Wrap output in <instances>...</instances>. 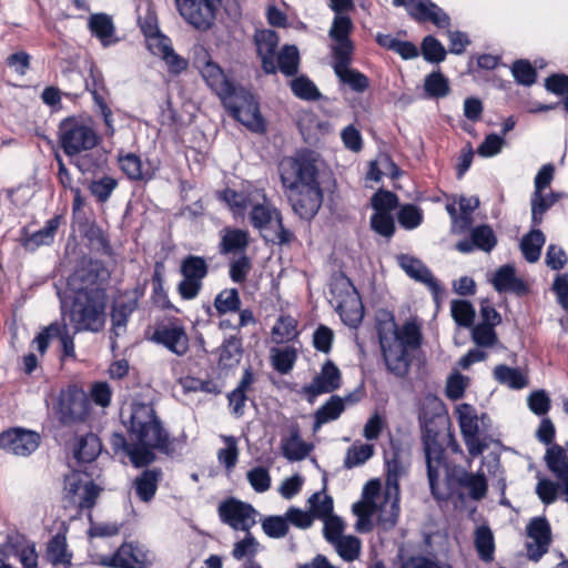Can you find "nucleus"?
<instances>
[{
    "label": "nucleus",
    "mask_w": 568,
    "mask_h": 568,
    "mask_svg": "<svg viewBox=\"0 0 568 568\" xmlns=\"http://www.w3.org/2000/svg\"><path fill=\"white\" fill-rule=\"evenodd\" d=\"M318 154L304 149L278 164L282 184L290 191L293 211L303 220L313 219L323 202V192L317 181Z\"/></svg>",
    "instance_id": "nucleus-1"
},
{
    "label": "nucleus",
    "mask_w": 568,
    "mask_h": 568,
    "mask_svg": "<svg viewBox=\"0 0 568 568\" xmlns=\"http://www.w3.org/2000/svg\"><path fill=\"white\" fill-rule=\"evenodd\" d=\"M128 433L139 448L149 452L158 450L166 456H175L185 446V435L171 437L164 428L152 404L132 403L130 407Z\"/></svg>",
    "instance_id": "nucleus-2"
},
{
    "label": "nucleus",
    "mask_w": 568,
    "mask_h": 568,
    "mask_svg": "<svg viewBox=\"0 0 568 568\" xmlns=\"http://www.w3.org/2000/svg\"><path fill=\"white\" fill-rule=\"evenodd\" d=\"M432 495L438 500H448L457 495L463 498L467 490L474 500L483 499L487 494V480L484 474L468 473L464 467L449 465L445 459L435 473H427Z\"/></svg>",
    "instance_id": "nucleus-3"
},
{
    "label": "nucleus",
    "mask_w": 568,
    "mask_h": 568,
    "mask_svg": "<svg viewBox=\"0 0 568 568\" xmlns=\"http://www.w3.org/2000/svg\"><path fill=\"white\" fill-rule=\"evenodd\" d=\"M106 294L102 287L77 290L70 310L75 332H99L104 325Z\"/></svg>",
    "instance_id": "nucleus-4"
},
{
    "label": "nucleus",
    "mask_w": 568,
    "mask_h": 568,
    "mask_svg": "<svg viewBox=\"0 0 568 568\" xmlns=\"http://www.w3.org/2000/svg\"><path fill=\"white\" fill-rule=\"evenodd\" d=\"M59 142L64 154L71 159L91 151L99 142L97 131L88 123L75 118H67L59 124Z\"/></svg>",
    "instance_id": "nucleus-5"
},
{
    "label": "nucleus",
    "mask_w": 568,
    "mask_h": 568,
    "mask_svg": "<svg viewBox=\"0 0 568 568\" xmlns=\"http://www.w3.org/2000/svg\"><path fill=\"white\" fill-rule=\"evenodd\" d=\"M250 222L253 227L261 231L262 236L267 240L263 232L275 229L276 239L280 243H287L291 240V232L284 229L281 213L266 197L263 190H253V197L248 200Z\"/></svg>",
    "instance_id": "nucleus-6"
},
{
    "label": "nucleus",
    "mask_w": 568,
    "mask_h": 568,
    "mask_svg": "<svg viewBox=\"0 0 568 568\" xmlns=\"http://www.w3.org/2000/svg\"><path fill=\"white\" fill-rule=\"evenodd\" d=\"M230 113L254 132L264 130V121L254 95L244 88L236 87L223 101Z\"/></svg>",
    "instance_id": "nucleus-7"
},
{
    "label": "nucleus",
    "mask_w": 568,
    "mask_h": 568,
    "mask_svg": "<svg viewBox=\"0 0 568 568\" xmlns=\"http://www.w3.org/2000/svg\"><path fill=\"white\" fill-rule=\"evenodd\" d=\"M54 412L64 426L83 423L90 414V399L83 389L69 386L59 394Z\"/></svg>",
    "instance_id": "nucleus-8"
},
{
    "label": "nucleus",
    "mask_w": 568,
    "mask_h": 568,
    "mask_svg": "<svg viewBox=\"0 0 568 568\" xmlns=\"http://www.w3.org/2000/svg\"><path fill=\"white\" fill-rule=\"evenodd\" d=\"M209 263L203 256L186 255L180 265L182 281L178 284V293L181 298L191 301L197 297L203 280L209 274Z\"/></svg>",
    "instance_id": "nucleus-9"
},
{
    "label": "nucleus",
    "mask_w": 568,
    "mask_h": 568,
    "mask_svg": "<svg viewBox=\"0 0 568 568\" xmlns=\"http://www.w3.org/2000/svg\"><path fill=\"white\" fill-rule=\"evenodd\" d=\"M154 554L142 545L124 542L112 556L101 558V565L111 568H151Z\"/></svg>",
    "instance_id": "nucleus-10"
},
{
    "label": "nucleus",
    "mask_w": 568,
    "mask_h": 568,
    "mask_svg": "<svg viewBox=\"0 0 568 568\" xmlns=\"http://www.w3.org/2000/svg\"><path fill=\"white\" fill-rule=\"evenodd\" d=\"M64 489L70 501L81 509H91L101 493V488L82 470H73L65 476Z\"/></svg>",
    "instance_id": "nucleus-11"
},
{
    "label": "nucleus",
    "mask_w": 568,
    "mask_h": 568,
    "mask_svg": "<svg viewBox=\"0 0 568 568\" xmlns=\"http://www.w3.org/2000/svg\"><path fill=\"white\" fill-rule=\"evenodd\" d=\"M221 0H175L182 18L195 29L206 31L214 24Z\"/></svg>",
    "instance_id": "nucleus-12"
},
{
    "label": "nucleus",
    "mask_w": 568,
    "mask_h": 568,
    "mask_svg": "<svg viewBox=\"0 0 568 568\" xmlns=\"http://www.w3.org/2000/svg\"><path fill=\"white\" fill-rule=\"evenodd\" d=\"M219 517L222 523L234 530L248 532L256 524V509L244 501L230 497L217 507Z\"/></svg>",
    "instance_id": "nucleus-13"
},
{
    "label": "nucleus",
    "mask_w": 568,
    "mask_h": 568,
    "mask_svg": "<svg viewBox=\"0 0 568 568\" xmlns=\"http://www.w3.org/2000/svg\"><path fill=\"white\" fill-rule=\"evenodd\" d=\"M456 414L468 453L474 457L483 454L488 445L480 439L479 420L475 408L469 404H462L457 407Z\"/></svg>",
    "instance_id": "nucleus-14"
},
{
    "label": "nucleus",
    "mask_w": 568,
    "mask_h": 568,
    "mask_svg": "<svg viewBox=\"0 0 568 568\" xmlns=\"http://www.w3.org/2000/svg\"><path fill=\"white\" fill-rule=\"evenodd\" d=\"M151 341L176 356H184L190 348L186 331L178 321L159 324L153 331Z\"/></svg>",
    "instance_id": "nucleus-15"
},
{
    "label": "nucleus",
    "mask_w": 568,
    "mask_h": 568,
    "mask_svg": "<svg viewBox=\"0 0 568 568\" xmlns=\"http://www.w3.org/2000/svg\"><path fill=\"white\" fill-rule=\"evenodd\" d=\"M39 444L40 435L32 430L12 428L0 434V448L17 456L31 455Z\"/></svg>",
    "instance_id": "nucleus-16"
},
{
    "label": "nucleus",
    "mask_w": 568,
    "mask_h": 568,
    "mask_svg": "<svg viewBox=\"0 0 568 568\" xmlns=\"http://www.w3.org/2000/svg\"><path fill=\"white\" fill-rule=\"evenodd\" d=\"M528 541L526 544L527 557L538 561L549 548L551 542V530L548 520L544 517H536L527 526Z\"/></svg>",
    "instance_id": "nucleus-17"
},
{
    "label": "nucleus",
    "mask_w": 568,
    "mask_h": 568,
    "mask_svg": "<svg viewBox=\"0 0 568 568\" xmlns=\"http://www.w3.org/2000/svg\"><path fill=\"white\" fill-rule=\"evenodd\" d=\"M423 445L427 465V473H435V467L446 459V453L443 445L438 442V430L435 427L434 419L422 420Z\"/></svg>",
    "instance_id": "nucleus-18"
},
{
    "label": "nucleus",
    "mask_w": 568,
    "mask_h": 568,
    "mask_svg": "<svg viewBox=\"0 0 568 568\" xmlns=\"http://www.w3.org/2000/svg\"><path fill=\"white\" fill-rule=\"evenodd\" d=\"M110 445L114 453L123 452L136 468L148 466L156 459L155 453L144 448L140 449L134 440H131L130 437L128 440L121 433H113L111 435Z\"/></svg>",
    "instance_id": "nucleus-19"
},
{
    "label": "nucleus",
    "mask_w": 568,
    "mask_h": 568,
    "mask_svg": "<svg viewBox=\"0 0 568 568\" xmlns=\"http://www.w3.org/2000/svg\"><path fill=\"white\" fill-rule=\"evenodd\" d=\"M141 295L142 292L136 288L133 293H124L121 300L114 302L111 312V332L114 337H119L125 332L129 317L138 307Z\"/></svg>",
    "instance_id": "nucleus-20"
},
{
    "label": "nucleus",
    "mask_w": 568,
    "mask_h": 568,
    "mask_svg": "<svg viewBox=\"0 0 568 568\" xmlns=\"http://www.w3.org/2000/svg\"><path fill=\"white\" fill-rule=\"evenodd\" d=\"M408 13L417 21H430L438 28H449V16L430 0H408Z\"/></svg>",
    "instance_id": "nucleus-21"
},
{
    "label": "nucleus",
    "mask_w": 568,
    "mask_h": 568,
    "mask_svg": "<svg viewBox=\"0 0 568 568\" xmlns=\"http://www.w3.org/2000/svg\"><path fill=\"white\" fill-rule=\"evenodd\" d=\"M353 22L348 16L336 14L329 29V37L336 42L332 48L333 58L352 55L354 47L349 39L353 30Z\"/></svg>",
    "instance_id": "nucleus-22"
},
{
    "label": "nucleus",
    "mask_w": 568,
    "mask_h": 568,
    "mask_svg": "<svg viewBox=\"0 0 568 568\" xmlns=\"http://www.w3.org/2000/svg\"><path fill=\"white\" fill-rule=\"evenodd\" d=\"M387 466V477H386V499L390 498L392 495L395 496V499L390 503V513L389 516H384V510H382L381 521H383L386 528H392L396 525L397 517L399 514L398 506V477L402 474V466L396 458L386 462Z\"/></svg>",
    "instance_id": "nucleus-23"
},
{
    "label": "nucleus",
    "mask_w": 568,
    "mask_h": 568,
    "mask_svg": "<svg viewBox=\"0 0 568 568\" xmlns=\"http://www.w3.org/2000/svg\"><path fill=\"white\" fill-rule=\"evenodd\" d=\"M199 68L206 84L222 101L234 92L236 85L227 79L221 67L211 59H206Z\"/></svg>",
    "instance_id": "nucleus-24"
},
{
    "label": "nucleus",
    "mask_w": 568,
    "mask_h": 568,
    "mask_svg": "<svg viewBox=\"0 0 568 568\" xmlns=\"http://www.w3.org/2000/svg\"><path fill=\"white\" fill-rule=\"evenodd\" d=\"M351 57L352 55H343L333 58V69L341 82L347 84L353 91L361 93L368 89L369 80L364 73L349 68L352 61Z\"/></svg>",
    "instance_id": "nucleus-25"
},
{
    "label": "nucleus",
    "mask_w": 568,
    "mask_h": 568,
    "mask_svg": "<svg viewBox=\"0 0 568 568\" xmlns=\"http://www.w3.org/2000/svg\"><path fill=\"white\" fill-rule=\"evenodd\" d=\"M341 371L331 361L327 359L322 366L321 373L317 374L312 383L305 388L311 395H320L324 393H332L341 386Z\"/></svg>",
    "instance_id": "nucleus-26"
},
{
    "label": "nucleus",
    "mask_w": 568,
    "mask_h": 568,
    "mask_svg": "<svg viewBox=\"0 0 568 568\" xmlns=\"http://www.w3.org/2000/svg\"><path fill=\"white\" fill-rule=\"evenodd\" d=\"M398 263L409 277L427 285L434 296L437 297L440 292V286L430 270L420 260L407 254H402L398 256Z\"/></svg>",
    "instance_id": "nucleus-27"
},
{
    "label": "nucleus",
    "mask_w": 568,
    "mask_h": 568,
    "mask_svg": "<svg viewBox=\"0 0 568 568\" xmlns=\"http://www.w3.org/2000/svg\"><path fill=\"white\" fill-rule=\"evenodd\" d=\"M257 53L262 60L263 70L266 73H276L275 52L278 45V37L273 30L257 31L255 37Z\"/></svg>",
    "instance_id": "nucleus-28"
},
{
    "label": "nucleus",
    "mask_w": 568,
    "mask_h": 568,
    "mask_svg": "<svg viewBox=\"0 0 568 568\" xmlns=\"http://www.w3.org/2000/svg\"><path fill=\"white\" fill-rule=\"evenodd\" d=\"M384 362L389 373L397 377H405L410 367V358L407 349L398 341L381 348Z\"/></svg>",
    "instance_id": "nucleus-29"
},
{
    "label": "nucleus",
    "mask_w": 568,
    "mask_h": 568,
    "mask_svg": "<svg viewBox=\"0 0 568 568\" xmlns=\"http://www.w3.org/2000/svg\"><path fill=\"white\" fill-rule=\"evenodd\" d=\"M105 270L99 262H83L73 273L70 285L74 293L77 290L100 287L98 281L104 275Z\"/></svg>",
    "instance_id": "nucleus-30"
},
{
    "label": "nucleus",
    "mask_w": 568,
    "mask_h": 568,
    "mask_svg": "<svg viewBox=\"0 0 568 568\" xmlns=\"http://www.w3.org/2000/svg\"><path fill=\"white\" fill-rule=\"evenodd\" d=\"M345 402L354 403L353 395H347L345 398L334 395L322 405L315 413L314 432L322 425L337 419L345 409Z\"/></svg>",
    "instance_id": "nucleus-31"
},
{
    "label": "nucleus",
    "mask_w": 568,
    "mask_h": 568,
    "mask_svg": "<svg viewBox=\"0 0 568 568\" xmlns=\"http://www.w3.org/2000/svg\"><path fill=\"white\" fill-rule=\"evenodd\" d=\"M313 446L301 438L298 426L290 428V436L282 439L283 456L290 462L302 460L308 456Z\"/></svg>",
    "instance_id": "nucleus-32"
},
{
    "label": "nucleus",
    "mask_w": 568,
    "mask_h": 568,
    "mask_svg": "<svg viewBox=\"0 0 568 568\" xmlns=\"http://www.w3.org/2000/svg\"><path fill=\"white\" fill-rule=\"evenodd\" d=\"M161 478L162 470L160 468L143 470L133 483L138 497L144 503L152 500Z\"/></svg>",
    "instance_id": "nucleus-33"
},
{
    "label": "nucleus",
    "mask_w": 568,
    "mask_h": 568,
    "mask_svg": "<svg viewBox=\"0 0 568 568\" xmlns=\"http://www.w3.org/2000/svg\"><path fill=\"white\" fill-rule=\"evenodd\" d=\"M250 243V235L247 231L241 229L225 227L223 230L220 251L221 253H242L246 251Z\"/></svg>",
    "instance_id": "nucleus-34"
},
{
    "label": "nucleus",
    "mask_w": 568,
    "mask_h": 568,
    "mask_svg": "<svg viewBox=\"0 0 568 568\" xmlns=\"http://www.w3.org/2000/svg\"><path fill=\"white\" fill-rule=\"evenodd\" d=\"M493 284L497 292L525 294L527 291L525 283L516 277L515 270L510 265H504L498 268L494 276Z\"/></svg>",
    "instance_id": "nucleus-35"
},
{
    "label": "nucleus",
    "mask_w": 568,
    "mask_h": 568,
    "mask_svg": "<svg viewBox=\"0 0 568 568\" xmlns=\"http://www.w3.org/2000/svg\"><path fill=\"white\" fill-rule=\"evenodd\" d=\"M545 463L558 481L568 477V455L562 446L552 444L545 454Z\"/></svg>",
    "instance_id": "nucleus-36"
},
{
    "label": "nucleus",
    "mask_w": 568,
    "mask_h": 568,
    "mask_svg": "<svg viewBox=\"0 0 568 568\" xmlns=\"http://www.w3.org/2000/svg\"><path fill=\"white\" fill-rule=\"evenodd\" d=\"M243 355L242 339L239 336H230L219 348V364L222 367L231 368L236 366Z\"/></svg>",
    "instance_id": "nucleus-37"
},
{
    "label": "nucleus",
    "mask_w": 568,
    "mask_h": 568,
    "mask_svg": "<svg viewBox=\"0 0 568 568\" xmlns=\"http://www.w3.org/2000/svg\"><path fill=\"white\" fill-rule=\"evenodd\" d=\"M89 29L101 41L103 47H108L114 42L111 39L114 34L115 28L111 17L108 14H92L89 19Z\"/></svg>",
    "instance_id": "nucleus-38"
},
{
    "label": "nucleus",
    "mask_w": 568,
    "mask_h": 568,
    "mask_svg": "<svg viewBox=\"0 0 568 568\" xmlns=\"http://www.w3.org/2000/svg\"><path fill=\"white\" fill-rule=\"evenodd\" d=\"M337 312L344 324L354 328L361 324L364 315L362 302L355 293L348 300L338 303Z\"/></svg>",
    "instance_id": "nucleus-39"
},
{
    "label": "nucleus",
    "mask_w": 568,
    "mask_h": 568,
    "mask_svg": "<svg viewBox=\"0 0 568 568\" xmlns=\"http://www.w3.org/2000/svg\"><path fill=\"white\" fill-rule=\"evenodd\" d=\"M545 241L544 233L538 229H532L524 235L520 242V251L527 262L535 263L539 260Z\"/></svg>",
    "instance_id": "nucleus-40"
},
{
    "label": "nucleus",
    "mask_w": 568,
    "mask_h": 568,
    "mask_svg": "<svg viewBox=\"0 0 568 568\" xmlns=\"http://www.w3.org/2000/svg\"><path fill=\"white\" fill-rule=\"evenodd\" d=\"M474 545L481 560H493L495 552V539L493 531L488 526L481 525L476 528L474 534Z\"/></svg>",
    "instance_id": "nucleus-41"
},
{
    "label": "nucleus",
    "mask_w": 568,
    "mask_h": 568,
    "mask_svg": "<svg viewBox=\"0 0 568 568\" xmlns=\"http://www.w3.org/2000/svg\"><path fill=\"white\" fill-rule=\"evenodd\" d=\"M100 452V439L97 435L90 433L79 438L74 448V458L79 463H91L99 456Z\"/></svg>",
    "instance_id": "nucleus-42"
},
{
    "label": "nucleus",
    "mask_w": 568,
    "mask_h": 568,
    "mask_svg": "<svg viewBox=\"0 0 568 568\" xmlns=\"http://www.w3.org/2000/svg\"><path fill=\"white\" fill-rule=\"evenodd\" d=\"M559 199L558 193L551 192L550 194H544L542 192H534L531 195V223L534 226H538L542 220L544 214L549 210Z\"/></svg>",
    "instance_id": "nucleus-43"
},
{
    "label": "nucleus",
    "mask_w": 568,
    "mask_h": 568,
    "mask_svg": "<svg viewBox=\"0 0 568 568\" xmlns=\"http://www.w3.org/2000/svg\"><path fill=\"white\" fill-rule=\"evenodd\" d=\"M494 377L500 384L507 385L514 389H520L527 386V377L519 371L507 365H497L494 368Z\"/></svg>",
    "instance_id": "nucleus-44"
},
{
    "label": "nucleus",
    "mask_w": 568,
    "mask_h": 568,
    "mask_svg": "<svg viewBox=\"0 0 568 568\" xmlns=\"http://www.w3.org/2000/svg\"><path fill=\"white\" fill-rule=\"evenodd\" d=\"M48 560L53 566L71 565V554L67 549V540L63 535H55L48 544L47 548Z\"/></svg>",
    "instance_id": "nucleus-45"
},
{
    "label": "nucleus",
    "mask_w": 568,
    "mask_h": 568,
    "mask_svg": "<svg viewBox=\"0 0 568 568\" xmlns=\"http://www.w3.org/2000/svg\"><path fill=\"white\" fill-rule=\"evenodd\" d=\"M398 326L394 316L388 312H381L377 315V335L381 348L390 345L397 336Z\"/></svg>",
    "instance_id": "nucleus-46"
},
{
    "label": "nucleus",
    "mask_w": 568,
    "mask_h": 568,
    "mask_svg": "<svg viewBox=\"0 0 568 568\" xmlns=\"http://www.w3.org/2000/svg\"><path fill=\"white\" fill-rule=\"evenodd\" d=\"M339 557L345 561H354L359 557L362 542L359 538L347 535L332 544Z\"/></svg>",
    "instance_id": "nucleus-47"
},
{
    "label": "nucleus",
    "mask_w": 568,
    "mask_h": 568,
    "mask_svg": "<svg viewBox=\"0 0 568 568\" xmlns=\"http://www.w3.org/2000/svg\"><path fill=\"white\" fill-rule=\"evenodd\" d=\"M298 63L300 54L295 45H285L277 54L276 68L287 77L297 73Z\"/></svg>",
    "instance_id": "nucleus-48"
},
{
    "label": "nucleus",
    "mask_w": 568,
    "mask_h": 568,
    "mask_svg": "<svg viewBox=\"0 0 568 568\" xmlns=\"http://www.w3.org/2000/svg\"><path fill=\"white\" fill-rule=\"evenodd\" d=\"M395 341L402 343L406 349L418 348L422 344L420 326L414 321L406 322L402 328H398Z\"/></svg>",
    "instance_id": "nucleus-49"
},
{
    "label": "nucleus",
    "mask_w": 568,
    "mask_h": 568,
    "mask_svg": "<svg viewBox=\"0 0 568 568\" xmlns=\"http://www.w3.org/2000/svg\"><path fill=\"white\" fill-rule=\"evenodd\" d=\"M296 321L291 316H280L272 328V337L275 343L292 341L296 335Z\"/></svg>",
    "instance_id": "nucleus-50"
},
{
    "label": "nucleus",
    "mask_w": 568,
    "mask_h": 568,
    "mask_svg": "<svg viewBox=\"0 0 568 568\" xmlns=\"http://www.w3.org/2000/svg\"><path fill=\"white\" fill-rule=\"evenodd\" d=\"M374 454V446L371 444H361L351 446L344 459V467L347 469L357 467L367 462Z\"/></svg>",
    "instance_id": "nucleus-51"
},
{
    "label": "nucleus",
    "mask_w": 568,
    "mask_h": 568,
    "mask_svg": "<svg viewBox=\"0 0 568 568\" xmlns=\"http://www.w3.org/2000/svg\"><path fill=\"white\" fill-rule=\"evenodd\" d=\"M214 307L219 314L237 312L241 307V298L236 288L220 292L214 300Z\"/></svg>",
    "instance_id": "nucleus-52"
},
{
    "label": "nucleus",
    "mask_w": 568,
    "mask_h": 568,
    "mask_svg": "<svg viewBox=\"0 0 568 568\" xmlns=\"http://www.w3.org/2000/svg\"><path fill=\"white\" fill-rule=\"evenodd\" d=\"M253 191L236 192L232 189H226L222 192L221 199L227 203L230 209L235 213L243 215L245 210L248 209V200H252Z\"/></svg>",
    "instance_id": "nucleus-53"
},
{
    "label": "nucleus",
    "mask_w": 568,
    "mask_h": 568,
    "mask_svg": "<svg viewBox=\"0 0 568 568\" xmlns=\"http://www.w3.org/2000/svg\"><path fill=\"white\" fill-rule=\"evenodd\" d=\"M424 89L430 98H444L449 93V83L439 71L432 72L425 78Z\"/></svg>",
    "instance_id": "nucleus-54"
},
{
    "label": "nucleus",
    "mask_w": 568,
    "mask_h": 568,
    "mask_svg": "<svg viewBox=\"0 0 568 568\" xmlns=\"http://www.w3.org/2000/svg\"><path fill=\"white\" fill-rule=\"evenodd\" d=\"M470 236L473 244L484 252H490L497 244V237L489 225L476 226Z\"/></svg>",
    "instance_id": "nucleus-55"
},
{
    "label": "nucleus",
    "mask_w": 568,
    "mask_h": 568,
    "mask_svg": "<svg viewBox=\"0 0 568 568\" xmlns=\"http://www.w3.org/2000/svg\"><path fill=\"white\" fill-rule=\"evenodd\" d=\"M452 316L454 321L463 327H470L474 324L475 310L468 301H453L452 302Z\"/></svg>",
    "instance_id": "nucleus-56"
},
{
    "label": "nucleus",
    "mask_w": 568,
    "mask_h": 568,
    "mask_svg": "<svg viewBox=\"0 0 568 568\" xmlns=\"http://www.w3.org/2000/svg\"><path fill=\"white\" fill-rule=\"evenodd\" d=\"M311 514L313 518L326 519L333 516V499L328 495L321 496L320 493H314L310 498Z\"/></svg>",
    "instance_id": "nucleus-57"
},
{
    "label": "nucleus",
    "mask_w": 568,
    "mask_h": 568,
    "mask_svg": "<svg viewBox=\"0 0 568 568\" xmlns=\"http://www.w3.org/2000/svg\"><path fill=\"white\" fill-rule=\"evenodd\" d=\"M116 186L118 181L115 179L111 176H102L99 180H93L89 185V190L98 202L104 203L110 199Z\"/></svg>",
    "instance_id": "nucleus-58"
},
{
    "label": "nucleus",
    "mask_w": 568,
    "mask_h": 568,
    "mask_svg": "<svg viewBox=\"0 0 568 568\" xmlns=\"http://www.w3.org/2000/svg\"><path fill=\"white\" fill-rule=\"evenodd\" d=\"M119 164L122 172L133 181H139L144 179V174L142 171V161L141 158L134 153H128L125 155L119 156Z\"/></svg>",
    "instance_id": "nucleus-59"
},
{
    "label": "nucleus",
    "mask_w": 568,
    "mask_h": 568,
    "mask_svg": "<svg viewBox=\"0 0 568 568\" xmlns=\"http://www.w3.org/2000/svg\"><path fill=\"white\" fill-rule=\"evenodd\" d=\"M398 223L406 230H413L423 222V211L414 205H403L397 213Z\"/></svg>",
    "instance_id": "nucleus-60"
},
{
    "label": "nucleus",
    "mask_w": 568,
    "mask_h": 568,
    "mask_svg": "<svg viewBox=\"0 0 568 568\" xmlns=\"http://www.w3.org/2000/svg\"><path fill=\"white\" fill-rule=\"evenodd\" d=\"M293 93L304 100L314 101L320 99L321 93L316 85L306 77L301 75L291 82Z\"/></svg>",
    "instance_id": "nucleus-61"
},
{
    "label": "nucleus",
    "mask_w": 568,
    "mask_h": 568,
    "mask_svg": "<svg viewBox=\"0 0 568 568\" xmlns=\"http://www.w3.org/2000/svg\"><path fill=\"white\" fill-rule=\"evenodd\" d=\"M262 529L270 538H283L288 532V524L285 517L268 516L262 520Z\"/></svg>",
    "instance_id": "nucleus-62"
},
{
    "label": "nucleus",
    "mask_w": 568,
    "mask_h": 568,
    "mask_svg": "<svg viewBox=\"0 0 568 568\" xmlns=\"http://www.w3.org/2000/svg\"><path fill=\"white\" fill-rule=\"evenodd\" d=\"M422 54L428 62H442L446 58L444 45L434 37L427 36L422 43Z\"/></svg>",
    "instance_id": "nucleus-63"
},
{
    "label": "nucleus",
    "mask_w": 568,
    "mask_h": 568,
    "mask_svg": "<svg viewBox=\"0 0 568 568\" xmlns=\"http://www.w3.org/2000/svg\"><path fill=\"white\" fill-rule=\"evenodd\" d=\"M511 72L519 84L529 87L536 82L537 72L527 60L515 61L511 67Z\"/></svg>",
    "instance_id": "nucleus-64"
}]
</instances>
